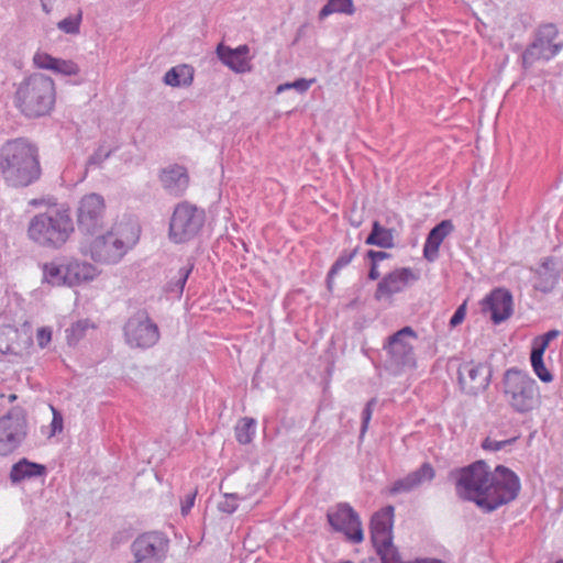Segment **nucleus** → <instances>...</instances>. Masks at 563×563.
I'll list each match as a JSON object with an SVG mask.
<instances>
[{"label":"nucleus","mask_w":563,"mask_h":563,"mask_svg":"<svg viewBox=\"0 0 563 563\" xmlns=\"http://www.w3.org/2000/svg\"><path fill=\"white\" fill-rule=\"evenodd\" d=\"M455 494L463 501H472L485 512L515 500L520 492V479L510 468L498 465L492 471L484 460L452 470Z\"/></svg>","instance_id":"1"},{"label":"nucleus","mask_w":563,"mask_h":563,"mask_svg":"<svg viewBox=\"0 0 563 563\" xmlns=\"http://www.w3.org/2000/svg\"><path fill=\"white\" fill-rule=\"evenodd\" d=\"M0 172L9 185L29 186L41 175L36 147L22 139L7 142L0 151Z\"/></svg>","instance_id":"2"},{"label":"nucleus","mask_w":563,"mask_h":563,"mask_svg":"<svg viewBox=\"0 0 563 563\" xmlns=\"http://www.w3.org/2000/svg\"><path fill=\"white\" fill-rule=\"evenodd\" d=\"M56 87L54 80L44 74L33 73L25 77L14 93L15 107L29 118L48 114L55 104Z\"/></svg>","instance_id":"3"},{"label":"nucleus","mask_w":563,"mask_h":563,"mask_svg":"<svg viewBox=\"0 0 563 563\" xmlns=\"http://www.w3.org/2000/svg\"><path fill=\"white\" fill-rule=\"evenodd\" d=\"M74 231V222L67 209L49 208L30 220L26 235L40 246L59 249Z\"/></svg>","instance_id":"4"},{"label":"nucleus","mask_w":563,"mask_h":563,"mask_svg":"<svg viewBox=\"0 0 563 563\" xmlns=\"http://www.w3.org/2000/svg\"><path fill=\"white\" fill-rule=\"evenodd\" d=\"M501 387L505 401L517 413H530L541 406L540 387L527 372L507 369L503 376Z\"/></svg>","instance_id":"5"},{"label":"nucleus","mask_w":563,"mask_h":563,"mask_svg":"<svg viewBox=\"0 0 563 563\" xmlns=\"http://www.w3.org/2000/svg\"><path fill=\"white\" fill-rule=\"evenodd\" d=\"M205 211L197 206L183 201L176 205L169 220L168 236L174 243L192 240L202 229Z\"/></svg>","instance_id":"6"},{"label":"nucleus","mask_w":563,"mask_h":563,"mask_svg":"<svg viewBox=\"0 0 563 563\" xmlns=\"http://www.w3.org/2000/svg\"><path fill=\"white\" fill-rule=\"evenodd\" d=\"M80 250L96 263H114L123 256L112 231L104 228L98 233H84Z\"/></svg>","instance_id":"7"},{"label":"nucleus","mask_w":563,"mask_h":563,"mask_svg":"<svg viewBox=\"0 0 563 563\" xmlns=\"http://www.w3.org/2000/svg\"><path fill=\"white\" fill-rule=\"evenodd\" d=\"M168 543L165 534L158 531L140 534L131 544L133 560L130 563H163Z\"/></svg>","instance_id":"8"},{"label":"nucleus","mask_w":563,"mask_h":563,"mask_svg":"<svg viewBox=\"0 0 563 563\" xmlns=\"http://www.w3.org/2000/svg\"><path fill=\"white\" fill-rule=\"evenodd\" d=\"M327 520L331 528L341 532L352 543L364 540L362 522L357 512L346 503H340L327 512Z\"/></svg>","instance_id":"9"},{"label":"nucleus","mask_w":563,"mask_h":563,"mask_svg":"<svg viewBox=\"0 0 563 563\" xmlns=\"http://www.w3.org/2000/svg\"><path fill=\"white\" fill-rule=\"evenodd\" d=\"M417 338V333L411 327H405L387 339L384 350L397 367H416L413 342Z\"/></svg>","instance_id":"10"},{"label":"nucleus","mask_w":563,"mask_h":563,"mask_svg":"<svg viewBox=\"0 0 563 563\" xmlns=\"http://www.w3.org/2000/svg\"><path fill=\"white\" fill-rule=\"evenodd\" d=\"M77 224L84 233H98L104 228L106 202L102 196L89 194L84 196L77 208Z\"/></svg>","instance_id":"11"},{"label":"nucleus","mask_w":563,"mask_h":563,"mask_svg":"<svg viewBox=\"0 0 563 563\" xmlns=\"http://www.w3.org/2000/svg\"><path fill=\"white\" fill-rule=\"evenodd\" d=\"M124 331L129 344L137 347H150L159 338L158 328L152 322L146 311H139L132 316Z\"/></svg>","instance_id":"12"},{"label":"nucleus","mask_w":563,"mask_h":563,"mask_svg":"<svg viewBox=\"0 0 563 563\" xmlns=\"http://www.w3.org/2000/svg\"><path fill=\"white\" fill-rule=\"evenodd\" d=\"M559 32L555 25L544 24L539 27L537 37L523 55L525 62H532L536 58L550 59L562 48L563 44L558 41Z\"/></svg>","instance_id":"13"},{"label":"nucleus","mask_w":563,"mask_h":563,"mask_svg":"<svg viewBox=\"0 0 563 563\" xmlns=\"http://www.w3.org/2000/svg\"><path fill=\"white\" fill-rule=\"evenodd\" d=\"M26 437V421L18 415L0 418V455H8L21 445Z\"/></svg>","instance_id":"14"},{"label":"nucleus","mask_w":563,"mask_h":563,"mask_svg":"<svg viewBox=\"0 0 563 563\" xmlns=\"http://www.w3.org/2000/svg\"><path fill=\"white\" fill-rule=\"evenodd\" d=\"M459 380L465 393L477 395L489 386L490 371L482 363L471 362L460 368Z\"/></svg>","instance_id":"15"},{"label":"nucleus","mask_w":563,"mask_h":563,"mask_svg":"<svg viewBox=\"0 0 563 563\" xmlns=\"http://www.w3.org/2000/svg\"><path fill=\"white\" fill-rule=\"evenodd\" d=\"M418 275L409 267L396 268L382 278L377 285L375 298L380 300L391 298L402 291L411 282L417 280Z\"/></svg>","instance_id":"16"},{"label":"nucleus","mask_w":563,"mask_h":563,"mask_svg":"<svg viewBox=\"0 0 563 563\" xmlns=\"http://www.w3.org/2000/svg\"><path fill=\"white\" fill-rule=\"evenodd\" d=\"M482 311L489 312L495 324L507 320L512 314V296L504 289H494L481 302Z\"/></svg>","instance_id":"17"},{"label":"nucleus","mask_w":563,"mask_h":563,"mask_svg":"<svg viewBox=\"0 0 563 563\" xmlns=\"http://www.w3.org/2000/svg\"><path fill=\"white\" fill-rule=\"evenodd\" d=\"M559 335V330H550L547 333L534 338L532 341L530 362L534 374L542 383H551L553 380V375L547 368L543 356L550 342Z\"/></svg>","instance_id":"18"},{"label":"nucleus","mask_w":563,"mask_h":563,"mask_svg":"<svg viewBox=\"0 0 563 563\" xmlns=\"http://www.w3.org/2000/svg\"><path fill=\"white\" fill-rule=\"evenodd\" d=\"M32 64L37 69L48 70L62 76H77L80 71L78 64L71 59L54 57L45 51L37 49Z\"/></svg>","instance_id":"19"},{"label":"nucleus","mask_w":563,"mask_h":563,"mask_svg":"<svg viewBox=\"0 0 563 563\" xmlns=\"http://www.w3.org/2000/svg\"><path fill=\"white\" fill-rule=\"evenodd\" d=\"M217 54L220 60L235 73H247L252 69L250 48L247 45H240L231 48L223 44L217 47Z\"/></svg>","instance_id":"20"},{"label":"nucleus","mask_w":563,"mask_h":563,"mask_svg":"<svg viewBox=\"0 0 563 563\" xmlns=\"http://www.w3.org/2000/svg\"><path fill=\"white\" fill-rule=\"evenodd\" d=\"M435 473L431 464L423 463L420 468L409 473L404 478L396 481L390 488L391 494L408 493L419 487L424 482L433 479Z\"/></svg>","instance_id":"21"},{"label":"nucleus","mask_w":563,"mask_h":563,"mask_svg":"<svg viewBox=\"0 0 563 563\" xmlns=\"http://www.w3.org/2000/svg\"><path fill=\"white\" fill-rule=\"evenodd\" d=\"M453 230L452 221L443 220L429 232L423 245V256L426 260L433 262L438 258L442 242Z\"/></svg>","instance_id":"22"},{"label":"nucleus","mask_w":563,"mask_h":563,"mask_svg":"<svg viewBox=\"0 0 563 563\" xmlns=\"http://www.w3.org/2000/svg\"><path fill=\"white\" fill-rule=\"evenodd\" d=\"M109 231H112L122 255L137 243L141 234L139 223L131 220L117 223L113 228L109 229Z\"/></svg>","instance_id":"23"},{"label":"nucleus","mask_w":563,"mask_h":563,"mask_svg":"<svg viewBox=\"0 0 563 563\" xmlns=\"http://www.w3.org/2000/svg\"><path fill=\"white\" fill-rule=\"evenodd\" d=\"M159 179L163 187L174 196H181L189 185L187 170L178 165L164 169Z\"/></svg>","instance_id":"24"},{"label":"nucleus","mask_w":563,"mask_h":563,"mask_svg":"<svg viewBox=\"0 0 563 563\" xmlns=\"http://www.w3.org/2000/svg\"><path fill=\"white\" fill-rule=\"evenodd\" d=\"M67 275L68 286L73 287L95 279L98 269L89 263L73 258L67 262Z\"/></svg>","instance_id":"25"},{"label":"nucleus","mask_w":563,"mask_h":563,"mask_svg":"<svg viewBox=\"0 0 563 563\" xmlns=\"http://www.w3.org/2000/svg\"><path fill=\"white\" fill-rule=\"evenodd\" d=\"M67 263L58 264L55 261L42 265V283L53 287L68 286Z\"/></svg>","instance_id":"26"},{"label":"nucleus","mask_w":563,"mask_h":563,"mask_svg":"<svg viewBox=\"0 0 563 563\" xmlns=\"http://www.w3.org/2000/svg\"><path fill=\"white\" fill-rule=\"evenodd\" d=\"M46 473V467L42 464L30 462L29 460H19L12 466L10 478L12 483H20L26 478L42 476Z\"/></svg>","instance_id":"27"},{"label":"nucleus","mask_w":563,"mask_h":563,"mask_svg":"<svg viewBox=\"0 0 563 563\" xmlns=\"http://www.w3.org/2000/svg\"><path fill=\"white\" fill-rule=\"evenodd\" d=\"M195 69L187 64L172 67L164 76V82L167 86L180 87L190 86L194 81Z\"/></svg>","instance_id":"28"},{"label":"nucleus","mask_w":563,"mask_h":563,"mask_svg":"<svg viewBox=\"0 0 563 563\" xmlns=\"http://www.w3.org/2000/svg\"><path fill=\"white\" fill-rule=\"evenodd\" d=\"M365 243L382 249H393L395 246L394 230L383 227L378 221H374L372 232L366 238Z\"/></svg>","instance_id":"29"},{"label":"nucleus","mask_w":563,"mask_h":563,"mask_svg":"<svg viewBox=\"0 0 563 563\" xmlns=\"http://www.w3.org/2000/svg\"><path fill=\"white\" fill-rule=\"evenodd\" d=\"M394 511L393 506H386L376 511L371 519V532H393Z\"/></svg>","instance_id":"30"},{"label":"nucleus","mask_w":563,"mask_h":563,"mask_svg":"<svg viewBox=\"0 0 563 563\" xmlns=\"http://www.w3.org/2000/svg\"><path fill=\"white\" fill-rule=\"evenodd\" d=\"M95 329V324L89 320H79L73 323L66 330V340L69 345L77 344L80 340H82L89 330Z\"/></svg>","instance_id":"31"},{"label":"nucleus","mask_w":563,"mask_h":563,"mask_svg":"<svg viewBox=\"0 0 563 563\" xmlns=\"http://www.w3.org/2000/svg\"><path fill=\"white\" fill-rule=\"evenodd\" d=\"M256 422L253 418H241L235 426V437L241 444H247L255 434Z\"/></svg>","instance_id":"32"},{"label":"nucleus","mask_w":563,"mask_h":563,"mask_svg":"<svg viewBox=\"0 0 563 563\" xmlns=\"http://www.w3.org/2000/svg\"><path fill=\"white\" fill-rule=\"evenodd\" d=\"M354 11L352 0H330L320 11V18H325L332 13L353 14Z\"/></svg>","instance_id":"33"},{"label":"nucleus","mask_w":563,"mask_h":563,"mask_svg":"<svg viewBox=\"0 0 563 563\" xmlns=\"http://www.w3.org/2000/svg\"><path fill=\"white\" fill-rule=\"evenodd\" d=\"M391 255L389 253L383 252V251H374L369 250L366 253V257L369 260V272H368V278L371 280H376L380 276V272L378 269V263L389 258Z\"/></svg>","instance_id":"34"},{"label":"nucleus","mask_w":563,"mask_h":563,"mask_svg":"<svg viewBox=\"0 0 563 563\" xmlns=\"http://www.w3.org/2000/svg\"><path fill=\"white\" fill-rule=\"evenodd\" d=\"M371 541L376 552L393 544V532H371Z\"/></svg>","instance_id":"35"},{"label":"nucleus","mask_w":563,"mask_h":563,"mask_svg":"<svg viewBox=\"0 0 563 563\" xmlns=\"http://www.w3.org/2000/svg\"><path fill=\"white\" fill-rule=\"evenodd\" d=\"M81 23V14L79 13L76 16H68L57 23V27L66 34H77L79 33V27Z\"/></svg>","instance_id":"36"},{"label":"nucleus","mask_w":563,"mask_h":563,"mask_svg":"<svg viewBox=\"0 0 563 563\" xmlns=\"http://www.w3.org/2000/svg\"><path fill=\"white\" fill-rule=\"evenodd\" d=\"M53 339V329L51 327H40L35 331V341L40 349L47 347Z\"/></svg>","instance_id":"37"},{"label":"nucleus","mask_w":563,"mask_h":563,"mask_svg":"<svg viewBox=\"0 0 563 563\" xmlns=\"http://www.w3.org/2000/svg\"><path fill=\"white\" fill-rule=\"evenodd\" d=\"M356 253H357L356 249H354L351 252L342 253L339 256V258L334 262L333 266L331 267L329 276L338 274L342 268L347 266L353 261V258L355 257Z\"/></svg>","instance_id":"38"},{"label":"nucleus","mask_w":563,"mask_h":563,"mask_svg":"<svg viewBox=\"0 0 563 563\" xmlns=\"http://www.w3.org/2000/svg\"><path fill=\"white\" fill-rule=\"evenodd\" d=\"M314 81H316V79L307 80V79L302 78V79H298V80H296L294 82L283 84V85H279L277 87V92L279 93V92H282L284 90H287V89H290V88H294V89H296V90H298L300 92H305V91H307L311 87V85Z\"/></svg>","instance_id":"39"},{"label":"nucleus","mask_w":563,"mask_h":563,"mask_svg":"<svg viewBox=\"0 0 563 563\" xmlns=\"http://www.w3.org/2000/svg\"><path fill=\"white\" fill-rule=\"evenodd\" d=\"M238 508V498L235 495H224V499L218 504V509L225 514H233Z\"/></svg>","instance_id":"40"},{"label":"nucleus","mask_w":563,"mask_h":563,"mask_svg":"<svg viewBox=\"0 0 563 563\" xmlns=\"http://www.w3.org/2000/svg\"><path fill=\"white\" fill-rule=\"evenodd\" d=\"M466 310H467V299L464 300V302L456 309V311L452 316V318L450 320V325L452 328L460 325L464 321L465 316H466Z\"/></svg>","instance_id":"41"},{"label":"nucleus","mask_w":563,"mask_h":563,"mask_svg":"<svg viewBox=\"0 0 563 563\" xmlns=\"http://www.w3.org/2000/svg\"><path fill=\"white\" fill-rule=\"evenodd\" d=\"M514 441H515V439L506 440V441H496L490 438H487L483 442L482 446L487 451H498L504 446L510 445Z\"/></svg>","instance_id":"42"},{"label":"nucleus","mask_w":563,"mask_h":563,"mask_svg":"<svg viewBox=\"0 0 563 563\" xmlns=\"http://www.w3.org/2000/svg\"><path fill=\"white\" fill-rule=\"evenodd\" d=\"M52 412L53 419L51 422L52 430L49 435H55L56 433H60L63 431V417L54 407H52Z\"/></svg>","instance_id":"43"},{"label":"nucleus","mask_w":563,"mask_h":563,"mask_svg":"<svg viewBox=\"0 0 563 563\" xmlns=\"http://www.w3.org/2000/svg\"><path fill=\"white\" fill-rule=\"evenodd\" d=\"M196 496H197V490L190 492L189 494L186 495L185 499L181 501L180 510H181L183 516H186L189 514V511L191 510V508L195 505Z\"/></svg>","instance_id":"44"},{"label":"nucleus","mask_w":563,"mask_h":563,"mask_svg":"<svg viewBox=\"0 0 563 563\" xmlns=\"http://www.w3.org/2000/svg\"><path fill=\"white\" fill-rule=\"evenodd\" d=\"M374 404H375V399H372L371 401H368L363 411V431L367 428L368 421H369V419L372 417V412H373L372 406Z\"/></svg>","instance_id":"45"},{"label":"nucleus","mask_w":563,"mask_h":563,"mask_svg":"<svg viewBox=\"0 0 563 563\" xmlns=\"http://www.w3.org/2000/svg\"><path fill=\"white\" fill-rule=\"evenodd\" d=\"M16 332H18L16 329H13L11 327H7V328H4L2 330V332L0 333V336L1 335H10L11 333L16 334Z\"/></svg>","instance_id":"46"},{"label":"nucleus","mask_w":563,"mask_h":563,"mask_svg":"<svg viewBox=\"0 0 563 563\" xmlns=\"http://www.w3.org/2000/svg\"><path fill=\"white\" fill-rule=\"evenodd\" d=\"M189 273H190V269H185V271H184V273H183V275H181L180 288H183V287H184V285H185L186 280H187V278H188Z\"/></svg>","instance_id":"47"},{"label":"nucleus","mask_w":563,"mask_h":563,"mask_svg":"<svg viewBox=\"0 0 563 563\" xmlns=\"http://www.w3.org/2000/svg\"><path fill=\"white\" fill-rule=\"evenodd\" d=\"M12 349L9 344H5L4 346H2V344L0 343V351L3 352V353H8L10 352Z\"/></svg>","instance_id":"48"},{"label":"nucleus","mask_w":563,"mask_h":563,"mask_svg":"<svg viewBox=\"0 0 563 563\" xmlns=\"http://www.w3.org/2000/svg\"><path fill=\"white\" fill-rule=\"evenodd\" d=\"M43 8L46 12H48V9L46 8V4L43 3Z\"/></svg>","instance_id":"49"},{"label":"nucleus","mask_w":563,"mask_h":563,"mask_svg":"<svg viewBox=\"0 0 563 563\" xmlns=\"http://www.w3.org/2000/svg\"><path fill=\"white\" fill-rule=\"evenodd\" d=\"M556 563H563V560L558 561Z\"/></svg>","instance_id":"50"}]
</instances>
